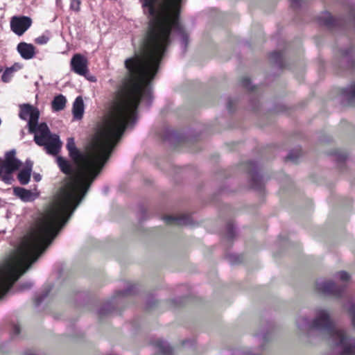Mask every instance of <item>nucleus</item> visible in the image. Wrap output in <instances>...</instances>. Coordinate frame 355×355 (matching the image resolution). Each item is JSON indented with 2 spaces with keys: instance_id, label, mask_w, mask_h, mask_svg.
I'll use <instances>...</instances> for the list:
<instances>
[{
  "instance_id": "nucleus-6",
  "label": "nucleus",
  "mask_w": 355,
  "mask_h": 355,
  "mask_svg": "<svg viewBox=\"0 0 355 355\" xmlns=\"http://www.w3.org/2000/svg\"><path fill=\"white\" fill-rule=\"evenodd\" d=\"M316 291L324 295H331L335 297H340L345 291V288L336 285L331 281L316 282Z\"/></svg>"
},
{
  "instance_id": "nucleus-38",
  "label": "nucleus",
  "mask_w": 355,
  "mask_h": 355,
  "mask_svg": "<svg viewBox=\"0 0 355 355\" xmlns=\"http://www.w3.org/2000/svg\"><path fill=\"white\" fill-rule=\"evenodd\" d=\"M42 297H40V298H37L36 299V301H35V304L36 305H39L40 303L42 302Z\"/></svg>"
},
{
  "instance_id": "nucleus-15",
  "label": "nucleus",
  "mask_w": 355,
  "mask_h": 355,
  "mask_svg": "<svg viewBox=\"0 0 355 355\" xmlns=\"http://www.w3.org/2000/svg\"><path fill=\"white\" fill-rule=\"evenodd\" d=\"M73 115L76 119H81L84 114V103L81 96H78L73 104L72 108Z\"/></svg>"
},
{
  "instance_id": "nucleus-18",
  "label": "nucleus",
  "mask_w": 355,
  "mask_h": 355,
  "mask_svg": "<svg viewBox=\"0 0 355 355\" xmlns=\"http://www.w3.org/2000/svg\"><path fill=\"white\" fill-rule=\"evenodd\" d=\"M14 194L21 198L23 201L27 202L31 200L33 193L22 187H15Z\"/></svg>"
},
{
  "instance_id": "nucleus-19",
  "label": "nucleus",
  "mask_w": 355,
  "mask_h": 355,
  "mask_svg": "<svg viewBox=\"0 0 355 355\" xmlns=\"http://www.w3.org/2000/svg\"><path fill=\"white\" fill-rule=\"evenodd\" d=\"M154 345L159 349L162 355H172L173 354L172 347L166 345L165 342L162 340H156Z\"/></svg>"
},
{
  "instance_id": "nucleus-24",
  "label": "nucleus",
  "mask_w": 355,
  "mask_h": 355,
  "mask_svg": "<svg viewBox=\"0 0 355 355\" xmlns=\"http://www.w3.org/2000/svg\"><path fill=\"white\" fill-rule=\"evenodd\" d=\"M343 93L349 96L350 101L355 100V83L351 85L349 90L348 88L343 89Z\"/></svg>"
},
{
  "instance_id": "nucleus-35",
  "label": "nucleus",
  "mask_w": 355,
  "mask_h": 355,
  "mask_svg": "<svg viewBox=\"0 0 355 355\" xmlns=\"http://www.w3.org/2000/svg\"><path fill=\"white\" fill-rule=\"evenodd\" d=\"M293 8H297L300 6V0H289Z\"/></svg>"
},
{
  "instance_id": "nucleus-37",
  "label": "nucleus",
  "mask_w": 355,
  "mask_h": 355,
  "mask_svg": "<svg viewBox=\"0 0 355 355\" xmlns=\"http://www.w3.org/2000/svg\"><path fill=\"white\" fill-rule=\"evenodd\" d=\"M34 179L35 181L38 182L41 180V177L39 174L34 175Z\"/></svg>"
},
{
  "instance_id": "nucleus-3",
  "label": "nucleus",
  "mask_w": 355,
  "mask_h": 355,
  "mask_svg": "<svg viewBox=\"0 0 355 355\" xmlns=\"http://www.w3.org/2000/svg\"><path fill=\"white\" fill-rule=\"evenodd\" d=\"M311 328L325 331L335 340L337 345L343 347L341 355H355V338L347 336L344 330L337 329L325 310H319L311 323Z\"/></svg>"
},
{
  "instance_id": "nucleus-39",
  "label": "nucleus",
  "mask_w": 355,
  "mask_h": 355,
  "mask_svg": "<svg viewBox=\"0 0 355 355\" xmlns=\"http://www.w3.org/2000/svg\"><path fill=\"white\" fill-rule=\"evenodd\" d=\"M87 79L93 82L96 80V78L93 76H92L91 78H87Z\"/></svg>"
},
{
  "instance_id": "nucleus-28",
  "label": "nucleus",
  "mask_w": 355,
  "mask_h": 355,
  "mask_svg": "<svg viewBox=\"0 0 355 355\" xmlns=\"http://www.w3.org/2000/svg\"><path fill=\"white\" fill-rule=\"evenodd\" d=\"M80 4L81 1L80 0H70V9L75 12H79Z\"/></svg>"
},
{
  "instance_id": "nucleus-32",
  "label": "nucleus",
  "mask_w": 355,
  "mask_h": 355,
  "mask_svg": "<svg viewBox=\"0 0 355 355\" xmlns=\"http://www.w3.org/2000/svg\"><path fill=\"white\" fill-rule=\"evenodd\" d=\"M339 277H340V279L344 282L349 281V278H350L349 273L345 271H340L339 272Z\"/></svg>"
},
{
  "instance_id": "nucleus-36",
  "label": "nucleus",
  "mask_w": 355,
  "mask_h": 355,
  "mask_svg": "<svg viewBox=\"0 0 355 355\" xmlns=\"http://www.w3.org/2000/svg\"><path fill=\"white\" fill-rule=\"evenodd\" d=\"M13 331L15 334H19L20 333V328L17 325H15L13 327Z\"/></svg>"
},
{
  "instance_id": "nucleus-1",
  "label": "nucleus",
  "mask_w": 355,
  "mask_h": 355,
  "mask_svg": "<svg viewBox=\"0 0 355 355\" xmlns=\"http://www.w3.org/2000/svg\"><path fill=\"white\" fill-rule=\"evenodd\" d=\"M139 106L120 85L107 112L96 123L87 152L83 153L77 148L74 138L67 139L69 155L82 171L66 179L46 216L28 234L16 253L0 266V284H14L51 243L101 172L127 128L137 122Z\"/></svg>"
},
{
  "instance_id": "nucleus-17",
  "label": "nucleus",
  "mask_w": 355,
  "mask_h": 355,
  "mask_svg": "<svg viewBox=\"0 0 355 355\" xmlns=\"http://www.w3.org/2000/svg\"><path fill=\"white\" fill-rule=\"evenodd\" d=\"M66 98L63 95L56 96L51 103L52 109L56 112L62 110L66 106Z\"/></svg>"
},
{
  "instance_id": "nucleus-30",
  "label": "nucleus",
  "mask_w": 355,
  "mask_h": 355,
  "mask_svg": "<svg viewBox=\"0 0 355 355\" xmlns=\"http://www.w3.org/2000/svg\"><path fill=\"white\" fill-rule=\"evenodd\" d=\"M49 40V38L46 35H41L37 37L35 40V43L37 44H45Z\"/></svg>"
},
{
  "instance_id": "nucleus-40",
  "label": "nucleus",
  "mask_w": 355,
  "mask_h": 355,
  "mask_svg": "<svg viewBox=\"0 0 355 355\" xmlns=\"http://www.w3.org/2000/svg\"><path fill=\"white\" fill-rule=\"evenodd\" d=\"M24 355H35L34 354H33L32 352H25Z\"/></svg>"
},
{
  "instance_id": "nucleus-31",
  "label": "nucleus",
  "mask_w": 355,
  "mask_h": 355,
  "mask_svg": "<svg viewBox=\"0 0 355 355\" xmlns=\"http://www.w3.org/2000/svg\"><path fill=\"white\" fill-rule=\"evenodd\" d=\"M227 236L230 239H232L234 236V228L233 224L228 223L227 225Z\"/></svg>"
},
{
  "instance_id": "nucleus-29",
  "label": "nucleus",
  "mask_w": 355,
  "mask_h": 355,
  "mask_svg": "<svg viewBox=\"0 0 355 355\" xmlns=\"http://www.w3.org/2000/svg\"><path fill=\"white\" fill-rule=\"evenodd\" d=\"M348 313L352 318V324L353 327L355 329V304L353 303L350 305Z\"/></svg>"
},
{
  "instance_id": "nucleus-34",
  "label": "nucleus",
  "mask_w": 355,
  "mask_h": 355,
  "mask_svg": "<svg viewBox=\"0 0 355 355\" xmlns=\"http://www.w3.org/2000/svg\"><path fill=\"white\" fill-rule=\"evenodd\" d=\"M235 105V102L232 99H229L227 105V108L230 112H232Z\"/></svg>"
},
{
  "instance_id": "nucleus-33",
  "label": "nucleus",
  "mask_w": 355,
  "mask_h": 355,
  "mask_svg": "<svg viewBox=\"0 0 355 355\" xmlns=\"http://www.w3.org/2000/svg\"><path fill=\"white\" fill-rule=\"evenodd\" d=\"M347 154L345 153H338L337 155V159L339 162H343L347 159Z\"/></svg>"
},
{
  "instance_id": "nucleus-25",
  "label": "nucleus",
  "mask_w": 355,
  "mask_h": 355,
  "mask_svg": "<svg viewBox=\"0 0 355 355\" xmlns=\"http://www.w3.org/2000/svg\"><path fill=\"white\" fill-rule=\"evenodd\" d=\"M12 173L13 172H3L0 178H1L2 181H3L6 184H11L13 178H12Z\"/></svg>"
},
{
  "instance_id": "nucleus-11",
  "label": "nucleus",
  "mask_w": 355,
  "mask_h": 355,
  "mask_svg": "<svg viewBox=\"0 0 355 355\" xmlns=\"http://www.w3.org/2000/svg\"><path fill=\"white\" fill-rule=\"evenodd\" d=\"M318 22L320 25L331 29L340 26L342 24L340 19L334 17L329 12H324L318 17Z\"/></svg>"
},
{
  "instance_id": "nucleus-23",
  "label": "nucleus",
  "mask_w": 355,
  "mask_h": 355,
  "mask_svg": "<svg viewBox=\"0 0 355 355\" xmlns=\"http://www.w3.org/2000/svg\"><path fill=\"white\" fill-rule=\"evenodd\" d=\"M15 69L13 67L6 68L1 76V80L4 83H8L12 77Z\"/></svg>"
},
{
  "instance_id": "nucleus-21",
  "label": "nucleus",
  "mask_w": 355,
  "mask_h": 355,
  "mask_svg": "<svg viewBox=\"0 0 355 355\" xmlns=\"http://www.w3.org/2000/svg\"><path fill=\"white\" fill-rule=\"evenodd\" d=\"M270 59L272 62L278 64L280 67L282 66L283 55H282V52L275 51L270 53Z\"/></svg>"
},
{
  "instance_id": "nucleus-16",
  "label": "nucleus",
  "mask_w": 355,
  "mask_h": 355,
  "mask_svg": "<svg viewBox=\"0 0 355 355\" xmlns=\"http://www.w3.org/2000/svg\"><path fill=\"white\" fill-rule=\"evenodd\" d=\"M31 171L32 164H27L26 166L19 172L17 179L21 184L25 185L29 182Z\"/></svg>"
},
{
  "instance_id": "nucleus-10",
  "label": "nucleus",
  "mask_w": 355,
  "mask_h": 355,
  "mask_svg": "<svg viewBox=\"0 0 355 355\" xmlns=\"http://www.w3.org/2000/svg\"><path fill=\"white\" fill-rule=\"evenodd\" d=\"M248 173L250 175V184L253 189H261L262 187L261 177L257 172V166L255 162L249 161L246 162Z\"/></svg>"
},
{
  "instance_id": "nucleus-2",
  "label": "nucleus",
  "mask_w": 355,
  "mask_h": 355,
  "mask_svg": "<svg viewBox=\"0 0 355 355\" xmlns=\"http://www.w3.org/2000/svg\"><path fill=\"white\" fill-rule=\"evenodd\" d=\"M158 0H143L142 8L151 17L144 40L139 55H135L125 60V67L128 71L121 86L140 105L142 99L152 100L151 91L147 85L157 73L160 62L171 43L173 30L180 36L184 50L189 39L182 26L180 19L181 5L174 1L168 3V10L162 13L157 10Z\"/></svg>"
},
{
  "instance_id": "nucleus-13",
  "label": "nucleus",
  "mask_w": 355,
  "mask_h": 355,
  "mask_svg": "<svg viewBox=\"0 0 355 355\" xmlns=\"http://www.w3.org/2000/svg\"><path fill=\"white\" fill-rule=\"evenodd\" d=\"M57 164L60 171L64 174L70 175V178L77 175L80 172L82 171V168H80V171L76 175H74L75 171L72 164L69 161L67 160L65 158L61 156L57 157ZM80 168H81V166H80ZM68 178H69V177Z\"/></svg>"
},
{
  "instance_id": "nucleus-4",
  "label": "nucleus",
  "mask_w": 355,
  "mask_h": 355,
  "mask_svg": "<svg viewBox=\"0 0 355 355\" xmlns=\"http://www.w3.org/2000/svg\"><path fill=\"white\" fill-rule=\"evenodd\" d=\"M34 141L40 146H44L47 153L56 155L61 148L59 136L52 135L46 123L37 124L35 128Z\"/></svg>"
},
{
  "instance_id": "nucleus-20",
  "label": "nucleus",
  "mask_w": 355,
  "mask_h": 355,
  "mask_svg": "<svg viewBox=\"0 0 355 355\" xmlns=\"http://www.w3.org/2000/svg\"><path fill=\"white\" fill-rule=\"evenodd\" d=\"M171 1L175 3L178 2V5H181L182 3V0H164V2L161 0H158L157 3L155 4V8L162 13V12L168 10V3Z\"/></svg>"
},
{
  "instance_id": "nucleus-5",
  "label": "nucleus",
  "mask_w": 355,
  "mask_h": 355,
  "mask_svg": "<svg viewBox=\"0 0 355 355\" xmlns=\"http://www.w3.org/2000/svg\"><path fill=\"white\" fill-rule=\"evenodd\" d=\"M19 116L22 120H27L28 132L33 133L35 131V128L38 124L40 118V112L38 109L30 104L21 105Z\"/></svg>"
},
{
  "instance_id": "nucleus-12",
  "label": "nucleus",
  "mask_w": 355,
  "mask_h": 355,
  "mask_svg": "<svg viewBox=\"0 0 355 355\" xmlns=\"http://www.w3.org/2000/svg\"><path fill=\"white\" fill-rule=\"evenodd\" d=\"M17 50L21 58L25 60L32 59L35 55V47L32 44L24 42L18 44Z\"/></svg>"
},
{
  "instance_id": "nucleus-7",
  "label": "nucleus",
  "mask_w": 355,
  "mask_h": 355,
  "mask_svg": "<svg viewBox=\"0 0 355 355\" xmlns=\"http://www.w3.org/2000/svg\"><path fill=\"white\" fill-rule=\"evenodd\" d=\"M71 71L79 76L87 77L89 73L88 60L85 56L80 53L73 55L70 61Z\"/></svg>"
},
{
  "instance_id": "nucleus-26",
  "label": "nucleus",
  "mask_w": 355,
  "mask_h": 355,
  "mask_svg": "<svg viewBox=\"0 0 355 355\" xmlns=\"http://www.w3.org/2000/svg\"><path fill=\"white\" fill-rule=\"evenodd\" d=\"M112 312V309L110 303L105 304V306L101 308L98 311L99 317L101 318L104 315H107L109 313Z\"/></svg>"
},
{
  "instance_id": "nucleus-14",
  "label": "nucleus",
  "mask_w": 355,
  "mask_h": 355,
  "mask_svg": "<svg viewBox=\"0 0 355 355\" xmlns=\"http://www.w3.org/2000/svg\"><path fill=\"white\" fill-rule=\"evenodd\" d=\"M163 219L166 225H185L191 223V218L189 215H168L164 216Z\"/></svg>"
},
{
  "instance_id": "nucleus-27",
  "label": "nucleus",
  "mask_w": 355,
  "mask_h": 355,
  "mask_svg": "<svg viewBox=\"0 0 355 355\" xmlns=\"http://www.w3.org/2000/svg\"><path fill=\"white\" fill-rule=\"evenodd\" d=\"M241 85L248 89V90H250V91H254V87H250V80L249 78L248 77H242L241 78Z\"/></svg>"
},
{
  "instance_id": "nucleus-8",
  "label": "nucleus",
  "mask_w": 355,
  "mask_h": 355,
  "mask_svg": "<svg viewBox=\"0 0 355 355\" xmlns=\"http://www.w3.org/2000/svg\"><path fill=\"white\" fill-rule=\"evenodd\" d=\"M32 19L26 16H14L10 19V29L17 35H22L31 26Z\"/></svg>"
},
{
  "instance_id": "nucleus-22",
  "label": "nucleus",
  "mask_w": 355,
  "mask_h": 355,
  "mask_svg": "<svg viewBox=\"0 0 355 355\" xmlns=\"http://www.w3.org/2000/svg\"><path fill=\"white\" fill-rule=\"evenodd\" d=\"M302 150L300 148L296 149L289 153V154L286 157V161H292L293 162H296L297 159L301 156Z\"/></svg>"
},
{
  "instance_id": "nucleus-9",
  "label": "nucleus",
  "mask_w": 355,
  "mask_h": 355,
  "mask_svg": "<svg viewBox=\"0 0 355 355\" xmlns=\"http://www.w3.org/2000/svg\"><path fill=\"white\" fill-rule=\"evenodd\" d=\"M16 152L11 150L5 154L3 159L0 158L2 172H15L19 168L21 162L15 157Z\"/></svg>"
}]
</instances>
